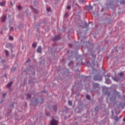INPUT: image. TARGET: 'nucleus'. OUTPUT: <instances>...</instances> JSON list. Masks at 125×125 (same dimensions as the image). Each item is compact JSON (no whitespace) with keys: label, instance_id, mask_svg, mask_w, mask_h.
Here are the masks:
<instances>
[{"label":"nucleus","instance_id":"1","mask_svg":"<svg viewBox=\"0 0 125 125\" xmlns=\"http://www.w3.org/2000/svg\"><path fill=\"white\" fill-rule=\"evenodd\" d=\"M51 125H58V121L53 119L50 122Z\"/></svg>","mask_w":125,"mask_h":125},{"label":"nucleus","instance_id":"2","mask_svg":"<svg viewBox=\"0 0 125 125\" xmlns=\"http://www.w3.org/2000/svg\"><path fill=\"white\" fill-rule=\"evenodd\" d=\"M60 39H61L60 35H57L55 36V38H53L52 41L53 42H56V41H58V40H60Z\"/></svg>","mask_w":125,"mask_h":125},{"label":"nucleus","instance_id":"3","mask_svg":"<svg viewBox=\"0 0 125 125\" xmlns=\"http://www.w3.org/2000/svg\"><path fill=\"white\" fill-rule=\"evenodd\" d=\"M7 47H8V48H10L11 47V52H13V51H12V49L13 48V45H12V44H11L10 43H8L7 44Z\"/></svg>","mask_w":125,"mask_h":125},{"label":"nucleus","instance_id":"4","mask_svg":"<svg viewBox=\"0 0 125 125\" xmlns=\"http://www.w3.org/2000/svg\"><path fill=\"white\" fill-rule=\"evenodd\" d=\"M99 87V84L97 83H93V88H97V87Z\"/></svg>","mask_w":125,"mask_h":125},{"label":"nucleus","instance_id":"5","mask_svg":"<svg viewBox=\"0 0 125 125\" xmlns=\"http://www.w3.org/2000/svg\"><path fill=\"white\" fill-rule=\"evenodd\" d=\"M6 19V15H3L2 17L1 22H4Z\"/></svg>","mask_w":125,"mask_h":125},{"label":"nucleus","instance_id":"6","mask_svg":"<svg viewBox=\"0 0 125 125\" xmlns=\"http://www.w3.org/2000/svg\"><path fill=\"white\" fill-rule=\"evenodd\" d=\"M100 78V76H99V75H95L94 77V80L95 81H98V80H99Z\"/></svg>","mask_w":125,"mask_h":125},{"label":"nucleus","instance_id":"7","mask_svg":"<svg viewBox=\"0 0 125 125\" xmlns=\"http://www.w3.org/2000/svg\"><path fill=\"white\" fill-rule=\"evenodd\" d=\"M37 52L39 53H42V46H39L37 49Z\"/></svg>","mask_w":125,"mask_h":125},{"label":"nucleus","instance_id":"8","mask_svg":"<svg viewBox=\"0 0 125 125\" xmlns=\"http://www.w3.org/2000/svg\"><path fill=\"white\" fill-rule=\"evenodd\" d=\"M11 85H12V82L9 83L7 84V87L8 88H9H9H10V87L11 86Z\"/></svg>","mask_w":125,"mask_h":125},{"label":"nucleus","instance_id":"9","mask_svg":"<svg viewBox=\"0 0 125 125\" xmlns=\"http://www.w3.org/2000/svg\"><path fill=\"white\" fill-rule=\"evenodd\" d=\"M31 9H33L35 13H38V12H39V11L37 9H34L33 6H31Z\"/></svg>","mask_w":125,"mask_h":125},{"label":"nucleus","instance_id":"10","mask_svg":"<svg viewBox=\"0 0 125 125\" xmlns=\"http://www.w3.org/2000/svg\"><path fill=\"white\" fill-rule=\"evenodd\" d=\"M5 3L6 2L5 1L0 2V6H4V5H5Z\"/></svg>","mask_w":125,"mask_h":125},{"label":"nucleus","instance_id":"11","mask_svg":"<svg viewBox=\"0 0 125 125\" xmlns=\"http://www.w3.org/2000/svg\"><path fill=\"white\" fill-rule=\"evenodd\" d=\"M5 55L6 56H7V57H8V56H9V52H8V50H5Z\"/></svg>","mask_w":125,"mask_h":125},{"label":"nucleus","instance_id":"12","mask_svg":"<svg viewBox=\"0 0 125 125\" xmlns=\"http://www.w3.org/2000/svg\"><path fill=\"white\" fill-rule=\"evenodd\" d=\"M32 47H34V48H36V47H37V44H36V43H33L32 44Z\"/></svg>","mask_w":125,"mask_h":125},{"label":"nucleus","instance_id":"13","mask_svg":"<svg viewBox=\"0 0 125 125\" xmlns=\"http://www.w3.org/2000/svg\"><path fill=\"white\" fill-rule=\"evenodd\" d=\"M68 105L72 106L73 105V103L71 101H68Z\"/></svg>","mask_w":125,"mask_h":125},{"label":"nucleus","instance_id":"14","mask_svg":"<svg viewBox=\"0 0 125 125\" xmlns=\"http://www.w3.org/2000/svg\"><path fill=\"white\" fill-rule=\"evenodd\" d=\"M53 110L54 111H57V105H55V106L53 107Z\"/></svg>","mask_w":125,"mask_h":125},{"label":"nucleus","instance_id":"15","mask_svg":"<svg viewBox=\"0 0 125 125\" xmlns=\"http://www.w3.org/2000/svg\"><path fill=\"white\" fill-rule=\"evenodd\" d=\"M84 24L86 28H87V27H88V24H87V23L86 22V21L84 22Z\"/></svg>","mask_w":125,"mask_h":125},{"label":"nucleus","instance_id":"16","mask_svg":"<svg viewBox=\"0 0 125 125\" xmlns=\"http://www.w3.org/2000/svg\"><path fill=\"white\" fill-rule=\"evenodd\" d=\"M13 37L12 36H9V40H10V41H13Z\"/></svg>","mask_w":125,"mask_h":125},{"label":"nucleus","instance_id":"17","mask_svg":"<svg viewBox=\"0 0 125 125\" xmlns=\"http://www.w3.org/2000/svg\"><path fill=\"white\" fill-rule=\"evenodd\" d=\"M120 3H121V4H125V1L124 0H122L120 1Z\"/></svg>","mask_w":125,"mask_h":125},{"label":"nucleus","instance_id":"18","mask_svg":"<svg viewBox=\"0 0 125 125\" xmlns=\"http://www.w3.org/2000/svg\"><path fill=\"white\" fill-rule=\"evenodd\" d=\"M86 99H88V100L90 99V96H89L88 95H86Z\"/></svg>","mask_w":125,"mask_h":125},{"label":"nucleus","instance_id":"19","mask_svg":"<svg viewBox=\"0 0 125 125\" xmlns=\"http://www.w3.org/2000/svg\"><path fill=\"white\" fill-rule=\"evenodd\" d=\"M51 9L50 7H48L46 8V10H47V12H49V11H50Z\"/></svg>","mask_w":125,"mask_h":125},{"label":"nucleus","instance_id":"20","mask_svg":"<svg viewBox=\"0 0 125 125\" xmlns=\"http://www.w3.org/2000/svg\"><path fill=\"white\" fill-rule=\"evenodd\" d=\"M115 120L116 122H118V121H119V118L117 116H116L115 117Z\"/></svg>","mask_w":125,"mask_h":125},{"label":"nucleus","instance_id":"21","mask_svg":"<svg viewBox=\"0 0 125 125\" xmlns=\"http://www.w3.org/2000/svg\"><path fill=\"white\" fill-rule=\"evenodd\" d=\"M80 2H81V3H84V0H79Z\"/></svg>","mask_w":125,"mask_h":125},{"label":"nucleus","instance_id":"22","mask_svg":"<svg viewBox=\"0 0 125 125\" xmlns=\"http://www.w3.org/2000/svg\"><path fill=\"white\" fill-rule=\"evenodd\" d=\"M27 97H28V98H31V94H28L27 95Z\"/></svg>","mask_w":125,"mask_h":125},{"label":"nucleus","instance_id":"23","mask_svg":"<svg viewBox=\"0 0 125 125\" xmlns=\"http://www.w3.org/2000/svg\"><path fill=\"white\" fill-rule=\"evenodd\" d=\"M21 8H22V7H21V6H20V5H19L18 6L19 10H21Z\"/></svg>","mask_w":125,"mask_h":125},{"label":"nucleus","instance_id":"24","mask_svg":"<svg viewBox=\"0 0 125 125\" xmlns=\"http://www.w3.org/2000/svg\"><path fill=\"white\" fill-rule=\"evenodd\" d=\"M89 9H93V7L90 6L88 7Z\"/></svg>","mask_w":125,"mask_h":125},{"label":"nucleus","instance_id":"25","mask_svg":"<svg viewBox=\"0 0 125 125\" xmlns=\"http://www.w3.org/2000/svg\"><path fill=\"white\" fill-rule=\"evenodd\" d=\"M68 46L69 47H72V46H73V44H72L71 43L68 44Z\"/></svg>","mask_w":125,"mask_h":125},{"label":"nucleus","instance_id":"26","mask_svg":"<svg viewBox=\"0 0 125 125\" xmlns=\"http://www.w3.org/2000/svg\"><path fill=\"white\" fill-rule=\"evenodd\" d=\"M5 95H6V93H4V94H2V97H3V98H4V97H5Z\"/></svg>","mask_w":125,"mask_h":125},{"label":"nucleus","instance_id":"27","mask_svg":"<svg viewBox=\"0 0 125 125\" xmlns=\"http://www.w3.org/2000/svg\"><path fill=\"white\" fill-rule=\"evenodd\" d=\"M10 31H13V27H11L10 28Z\"/></svg>","mask_w":125,"mask_h":125},{"label":"nucleus","instance_id":"28","mask_svg":"<svg viewBox=\"0 0 125 125\" xmlns=\"http://www.w3.org/2000/svg\"><path fill=\"white\" fill-rule=\"evenodd\" d=\"M92 56L94 58V59H95V57H96V56L95 55H92Z\"/></svg>","mask_w":125,"mask_h":125},{"label":"nucleus","instance_id":"29","mask_svg":"<svg viewBox=\"0 0 125 125\" xmlns=\"http://www.w3.org/2000/svg\"><path fill=\"white\" fill-rule=\"evenodd\" d=\"M14 70H16V67H13L12 68V71H14Z\"/></svg>","mask_w":125,"mask_h":125},{"label":"nucleus","instance_id":"30","mask_svg":"<svg viewBox=\"0 0 125 125\" xmlns=\"http://www.w3.org/2000/svg\"><path fill=\"white\" fill-rule=\"evenodd\" d=\"M67 9H71V6H68L67 7Z\"/></svg>","mask_w":125,"mask_h":125},{"label":"nucleus","instance_id":"31","mask_svg":"<svg viewBox=\"0 0 125 125\" xmlns=\"http://www.w3.org/2000/svg\"><path fill=\"white\" fill-rule=\"evenodd\" d=\"M7 76V73H5V74L4 75V78H6Z\"/></svg>","mask_w":125,"mask_h":125},{"label":"nucleus","instance_id":"32","mask_svg":"<svg viewBox=\"0 0 125 125\" xmlns=\"http://www.w3.org/2000/svg\"><path fill=\"white\" fill-rule=\"evenodd\" d=\"M1 62H2V63H5V60H2L1 61Z\"/></svg>","mask_w":125,"mask_h":125},{"label":"nucleus","instance_id":"33","mask_svg":"<svg viewBox=\"0 0 125 125\" xmlns=\"http://www.w3.org/2000/svg\"><path fill=\"white\" fill-rule=\"evenodd\" d=\"M107 77H110V74H107V75H106Z\"/></svg>","mask_w":125,"mask_h":125},{"label":"nucleus","instance_id":"34","mask_svg":"<svg viewBox=\"0 0 125 125\" xmlns=\"http://www.w3.org/2000/svg\"><path fill=\"white\" fill-rule=\"evenodd\" d=\"M28 62H30V60L28 59L27 61H26V63H28Z\"/></svg>","mask_w":125,"mask_h":125},{"label":"nucleus","instance_id":"35","mask_svg":"<svg viewBox=\"0 0 125 125\" xmlns=\"http://www.w3.org/2000/svg\"><path fill=\"white\" fill-rule=\"evenodd\" d=\"M65 16H68V13H65Z\"/></svg>","mask_w":125,"mask_h":125},{"label":"nucleus","instance_id":"36","mask_svg":"<svg viewBox=\"0 0 125 125\" xmlns=\"http://www.w3.org/2000/svg\"><path fill=\"white\" fill-rule=\"evenodd\" d=\"M11 5H13V4L12 3V2L10 1Z\"/></svg>","mask_w":125,"mask_h":125},{"label":"nucleus","instance_id":"37","mask_svg":"<svg viewBox=\"0 0 125 125\" xmlns=\"http://www.w3.org/2000/svg\"><path fill=\"white\" fill-rule=\"evenodd\" d=\"M124 122H125V117L124 118V119H123Z\"/></svg>","mask_w":125,"mask_h":125},{"label":"nucleus","instance_id":"38","mask_svg":"<svg viewBox=\"0 0 125 125\" xmlns=\"http://www.w3.org/2000/svg\"><path fill=\"white\" fill-rule=\"evenodd\" d=\"M96 109H97V107H96L95 108V110H96Z\"/></svg>","mask_w":125,"mask_h":125},{"label":"nucleus","instance_id":"39","mask_svg":"<svg viewBox=\"0 0 125 125\" xmlns=\"http://www.w3.org/2000/svg\"><path fill=\"white\" fill-rule=\"evenodd\" d=\"M77 36H79V32H77Z\"/></svg>","mask_w":125,"mask_h":125},{"label":"nucleus","instance_id":"40","mask_svg":"<svg viewBox=\"0 0 125 125\" xmlns=\"http://www.w3.org/2000/svg\"><path fill=\"white\" fill-rule=\"evenodd\" d=\"M42 92H46V91L44 90Z\"/></svg>","mask_w":125,"mask_h":125},{"label":"nucleus","instance_id":"41","mask_svg":"<svg viewBox=\"0 0 125 125\" xmlns=\"http://www.w3.org/2000/svg\"><path fill=\"white\" fill-rule=\"evenodd\" d=\"M42 100V102H43V100Z\"/></svg>","mask_w":125,"mask_h":125},{"label":"nucleus","instance_id":"42","mask_svg":"<svg viewBox=\"0 0 125 125\" xmlns=\"http://www.w3.org/2000/svg\"><path fill=\"white\" fill-rule=\"evenodd\" d=\"M110 100H112V98H110Z\"/></svg>","mask_w":125,"mask_h":125},{"label":"nucleus","instance_id":"43","mask_svg":"<svg viewBox=\"0 0 125 125\" xmlns=\"http://www.w3.org/2000/svg\"><path fill=\"white\" fill-rule=\"evenodd\" d=\"M37 101H38V100H36V102H37Z\"/></svg>","mask_w":125,"mask_h":125},{"label":"nucleus","instance_id":"44","mask_svg":"<svg viewBox=\"0 0 125 125\" xmlns=\"http://www.w3.org/2000/svg\"><path fill=\"white\" fill-rule=\"evenodd\" d=\"M120 75H122V73H120Z\"/></svg>","mask_w":125,"mask_h":125},{"label":"nucleus","instance_id":"45","mask_svg":"<svg viewBox=\"0 0 125 125\" xmlns=\"http://www.w3.org/2000/svg\"><path fill=\"white\" fill-rule=\"evenodd\" d=\"M9 17H10V16L9 15Z\"/></svg>","mask_w":125,"mask_h":125},{"label":"nucleus","instance_id":"46","mask_svg":"<svg viewBox=\"0 0 125 125\" xmlns=\"http://www.w3.org/2000/svg\"><path fill=\"white\" fill-rule=\"evenodd\" d=\"M86 125H88L87 124Z\"/></svg>","mask_w":125,"mask_h":125}]
</instances>
